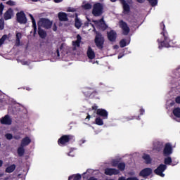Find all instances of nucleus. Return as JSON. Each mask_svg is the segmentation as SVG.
Returning <instances> with one entry per match:
<instances>
[{
  "mask_svg": "<svg viewBox=\"0 0 180 180\" xmlns=\"http://www.w3.org/2000/svg\"><path fill=\"white\" fill-rule=\"evenodd\" d=\"M81 40H82V37H81V35L77 34V40L72 42L73 46H76V47H79V46H81Z\"/></svg>",
  "mask_w": 180,
  "mask_h": 180,
  "instance_id": "nucleus-25",
  "label": "nucleus"
},
{
  "mask_svg": "<svg viewBox=\"0 0 180 180\" xmlns=\"http://www.w3.org/2000/svg\"><path fill=\"white\" fill-rule=\"evenodd\" d=\"M96 115H98V116H101L103 119H108L109 112L103 108H98L96 111Z\"/></svg>",
  "mask_w": 180,
  "mask_h": 180,
  "instance_id": "nucleus-14",
  "label": "nucleus"
},
{
  "mask_svg": "<svg viewBox=\"0 0 180 180\" xmlns=\"http://www.w3.org/2000/svg\"><path fill=\"white\" fill-rule=\"evenodd\" d=\"M123 57H124V53H119L118 55V60H120V58H122Z\"/></svg>",
  "mask_w": 180,
  "mask_h": 180,
  "instance_id": "nucleus-48",
  "label": "nucleus"
},
{
  "mask_svg": "<svg viewBox=\"0 0 180 180\" xmlns=\"http://www.w3.org/2000/svg\"><path fill=\"white\" fill-rule=\"evenodd\" d=\"M86 119H88L89 120V119H91V115L88 114Z\"/></svg>",
  "mask_w": 180,
  "mask_h": 180,
  "instance_id": "nucleus-59",
  "label": "nucleus"
},
{
  "mask_svg": "<svg viewBox=\"0 0 180 180\" xmlns=\"http://www.w3.org/2000/svg\"><path fill=\"white\" fill-rule=\"evenodd\" d=\"M120 46L121 49H123V47H126V46H127V43L126 42V39H122L120 40Z\"/></svg>",
  "mask_w": 180,
  "mask_h": 180,
  "instance_id": "nucleus-34",
  "label": "nucleus"
},
{
  "mask_svg": "<svg viewBox=\"0 0 180 180\" xmlns=\"http://www.w3.org/2000/svg\"><path fill=\"white\" fill-rule=\"evenodd\" d=\"M58 18L60 22H67L68 20V15L64 12L58 13Z\"/></svg>",
  "mask_w": 180,
  "mask_h": 180,
  "instance_id": "nucleus-18",
  "label": "nucleus"
},
{
  "mask_svg": "<svg viewBox=\"0 0 180 180\" xmlns=\"http://www.w3.org/2000/svg\"><path fill=\"white\" fill-rule=\"evenodd\" d=\"M12 16H13V9L9 8L4 14V20H9V19H12Z\"/></svg>",
  "mask_w": 180,
  "mask_h": 180,
  "instance_id": "nucleus-17",
  "label": "nucleus"
},
{
  "mask_svg": "<svg viewBox=\"0 0 180 180\" xmlns=\"http://www.w3.org/2000/svg\"><path fill=\"white\" fill-rule=\"evenodd\" d=\"M160 29H162V32H161L162 36L164 38V40L160 41L158 39L157 41L159 43V49H162V47H172L171 45V39L169 38V35L168 34V32L165 30V24H164L163 21L160 24Z\"/></svg>",
  "mask_w": 180,
  "mask_h": 180,
  "instance_id": "nucleus-1",
  "label": "nucleus"
},
{
  "mask_svg": "<svg viewBox=\"0 0 180 180\" xmlns=\"http://www.w3.org/2000/svg\"><path fill=\"white\" fill-rule=\"evenodd\" d=\"M84 27H88V26H89V22H84Z\"/></svg>",
  "mask_w": 180,
  "mask_h": 180,
  "instance_id": "nucleus-52",
  "label": "nucleus"
},
{
  "mask_svg": "<svg viewBox=\"0 0 180 180\" xmlns=\"http://www.w3.org/2000/svg\"><path fill=\"white\" fill-rule=\"evenodd\" d=\"M88 180H98V179H96V178H95L94 176H91Z\"/></svg>",
  "mask_w": 180,
  "mask_h": 180,
  "instance_id": "nucleus-56",
  "label": "nucleus"
},
{
  "mask_svg": "<svg viewBox=\"0 0 180 180\" xmlns=\"http://www.w3.org/2000/svg\"><path fill=\"white\" fill-rule=\"evenodd\" d=\"M119 171H124L126 169V163L124 162H120L117 166Z\"/></svg>",
  "mask_w": 180,
  "mask_h": 180,
  "instance_id": "nucleus-32",
  "label": "nucleus"
},
{
  "mask_svg": "<svg viewBox=\"0 0 180 180\" xmlns=\"http://www.w3.org/2000/svg\"><path fill=\"white\" fill-rule=\"evenodd\" d=\"M94 43L98 50H103V45L105 44V37L103 35L100 33L96 34Z\"/></svg>",
  "mask_w": 180,
  "mask_h": 180,
  "instance_id": "nucleus-5",
  "label": "nucleus"
},
{
  "mask_svg": "<svg viewBox=\"0 0 180 180\" xmlns=\"http://www.w3.org/2000/svg\"><path fill=\"white\" fill-rule=\"evenodd\" d=\"M120 161L119 160H112L111 162L112 167H118Z\"/></svg>",
  "mask_w": 180,
  "mask_h": 180,
  "instance_id": "nucleus-36",
  "label": "nucleus"
},
{
  "mask_svg": "<svg viewBox=\"0 0 180 180\" xmlns=\"http://www.w3.org/2000/svg\"><path fill=\"white\" fill-rule=\"evenodd\" d=\"M4 8H5V6L4 5V4L1 3L0 4V16H2V15L4 14Z\"/></svg>",
  "mask_w": 180,
  "mask_h": 180,
  "instance_id": "nucleus-40",
  "label": "nucleus"
},
{
  "mask_svg": "<svg viewBox=\"0 0 180 180\" xmlns=\"http://www.w3.org/2000/svg\"><path fill=\"white\" fill-rule=\"evenodd\" d=\"M84 94L85 95V96H91V93L89 92V91H84Z\"/></svg>",
  "mask_w": 180,
  "mask_h": 180,
  "instance_id": "nucleus-47",
  "label": "nucleus"
},
{
  "mask_svg": "<svg viewBox=\"0 0 180 180\" xmlns=\"http://www.w3.org/2000/svg\"><path fill=\"white\" fill-rule=\"evenodd\" d=\"M91 13L95 17L102 16L103 15V5L101 3L94 4Z\"/></svg>",
  "mask_w": 180,
  "mask_h": 180,
  "instance_id": "nucleus-4",
  "label": "nucleus"
},
{
  "mask_svg": "<svg viewBox=\"0 0 180 180\" xmlns=\"http://www.w3.org/2000/svg\"><path fill=\"white\" fill-rule=\"evenodd\" d=\"M53 32H56L57 30V27L53 29Z\"/></svg>",
  "mask_w": 180,
  "mask_h": 180,
  "instance_id": "nucleus-62",
  "label": "nucleus"
},
{
  "mask_svg": "<svg viewBox=\"0 0 180 180\" xmlns=\"http://www.w3.org/2000/svg\"><path fill=\"white\" fill-rule=\"evenodd\" d=\"M17 22L20 23V25H26L27 23V18H26V14L25 12L20 11L16 14Z\"/></svg>",
  "mask_w": 180,
  "mask_h": 180,
  "instance_id": "nucleus-8",
  "label": "nucleus"
},
{
  "mask_svg": "<svg viewBox=\"0 0 180 180\" xmlns=\"http://www.w3.org/2000/svg\"><path fill=\"white\" fill-rule=\"evenodd\" d=\"M127 180H139L137 177H128Z\"/></svg>",
  "mask_w": 180,
  "mask_h": 180,
  "instance_id": "nucleus-49",
  "label": "nucleus"
},
{
  "mask_svg": "<svg viewBox=\"0 0 180 180\" xmlns=\"http://www.w3.org/2000/svg\"><path fill=\"white\" fill-rule=\"evenodd\" d=\"M5 29V21H4V19H0V30H4Z\"/></svg>",
  "mask_w": 180,
  "mask_h": 180,
  "instance_id": "nucleus-39",
  "label": "nucleus"
},
{
  "mask_svg": "<svg viewBox=\"0 0 180 180\" xmlns=\"http://www.w3.org/2000/svg\"><path fill=\"white\" fill-rule=\"evenodd\" d=\"M118 180H127V179H126V177L121 176V177H119Z\"/></svg>",
  "mask_w": 180,
  "mask_h": 180,
  "instance_id": "nucleus-53",
  "label": "nucleus"
},
{
  "mask_svg": "<svg viewBox=\"0 0 180 180\" xmlns=\"http://www.w3.org/2000/svg\"><path fill=\"white\" fill-rule=\"evenodd\" d=\"M101 29L103 30H106V29H108V25H106L105 22L101 24Z\"/></svg>",
  "mask_w": 180,
  "mask_h": 180,
  "instance_id": "nucleus-43",
  "label": "nucleus"
},
{
  "mask_svg": "<svg viewBox=\"0 0 180 180\" xmlns=\"http://www.w3.org/2000/svg\"><path fill=\"white\" fill-rule=\"evenodd\" d=\"M75 26L77 29H79L82 26V22L78 18V17L75 18Z\"/></svg>",
  "mask_w": 180,
  "mask_h": 180,
  "instance_id": "nucleus-29",
  "label": "nucleus"
},
{
  "mask_svg": "<svg viewBox=\"0 0 180 180\" xmlns=\"http://www.w3.org/2000/svg\"><path fill=\"white\" fill-rule=\"evenodd\" d=\"M175 165V164H174V165Z\"/></svg>",
  "mask_w": 180,
  "mask_h": 180,
  "instance_id": "nucleus-64",
  "label": "nucleus"
},
{
  "mask_svg": "<svg viewBox=\"0 0 180 180\" xmlns=\"http://www.w3.org/2000/svg\"><path fill=\"white\" fill-rule=\"evenodd\" d=\"M38 34L41 39H46L47 37V32L40 27H38Z\"/></svg>",
  "mask_w": 180,
  "mask_h": 180,
  "instance_id": "nucleus-22",
  "label": "nucleus"
},
{
  "mask_svg": "<svg viewBox=\"0 0 180 180\" xmlns=\"http://www.w3.org/2000/svg\"><path fill=\"white\" fill-rule=\"evenodd\" d=\"M32 2H39L40 0H31Z\"/></svg>",
  "mask_w": 180,
  "mask_h": 180,
  "instance_id": "nucleus-60",
  "label": "nucleus"
},
{
  "mask_svg": "<svg viewBox=\"0 0 180 180\" xmlns=\"http://www.w3.org/2000/svg\"><path fill=\"white\" fill-rule=\"evenodd\" d=\"M6 5H9V6H14L15 5V1L12 0H9L6 2Z\"/></svg>",
  "mask_w": 180,
  "mask_h": 180,
  "instance_id": "nucleus-42",
  "label": "nucleus"
},
{
  "mask_svg": "<svg viewBox=\"0 0 180 180\" xmlns=\"http://www.w3.org/2000/svg\"><path fill=\"white\" fill-rule=\"evenodd\" d=\"M15 169H16V165L13 164L6 168L5 172H6L7 174H12V172H13Z\"/></svg>",
  "mask_w": 180,
  "mask_h": 180,
  "instance_id": "nucleus-23",
  "label": "nucleus"
},
{
  "mask_svg": "<svg viewBox=\"0 0 180 180\" xmlns=\"http://www.w3.org/2000/svg\"><path fill=\"white\" fill-rule=\"evenodd\" d=\"M85 139H81L80 141H79V143H80V144H84V143H85Z\"/></svg>",
  "mask_w": 180,
  "mask_h": 180,
  "instance_id": "nucleus-55",
  "label": "nucleus"
},
{
  "mask_svg": "<svg viewBox=\"0 0 180 180\" xmlns=\"http://www.w3.org/2000/svg\"><path fill=\"white\" fill-rule=\"evenodd\" d=\"M75 141V136L74 135L68 134V135H63L58 140V144L60 147H64L68 143H74Z\"/></svg>",
  "mask_w": 180,
  "mask_h": 180,
  "instance_id": "nucleus-2",
  "label": "nucleus"
},
{
  "mask_svg": "<svg viewBox=\"0 0 180 180\" xmlns=\"http://www.w3.org/2000/svg\"><path fill=\"white\" fill-rule=\"evenodd\" d=\"M14 139H15V140H19V137H18V136H15Z\"/></svg>",
  "mask_w": 180,
  "mask_h": 180,
  "instance_id": "nucleus-61",
  "label": "nucleus"
},
{
  "mask_svg": "<svg viewBox=\"0 0 180 180\" xmlns=\"http://www.w3.org/2000/svg\"><path fill=\"white\" fill-rule=\"evenodd\" d=\"M136 1H138L139 4H144V2L146 1V0H136Z\"/></svg>",
  "mask_w": 180,
  "mask_h": 180,
  "instance_id": "nucleus-51",
  "label": "nucleus"
},
{
  "mask_svg": "<svg viewBox=\"0 0 180 180\" xmlns=\"http://www.w3.org/2000/svg\"><path fill=\"white\" fill-rule=\"evenodd\" d=\"M107 37L109 41L115 43V41H116V39H117V33L116 31L111 30L110 32H107Z\"/></svg>",
  "mask_w": 180,
  "mask_h": 180,
  "instance_id": "nucleus-11",
  "label": "nucleus"
},
{
  "mask_svg": "<svg viewBox=\"0 0 180 180\" xmlns=\"http://www.w3.org/2000/svg\"><path fill=\"white\" fill-rule=\"evenodd\" d=\"M96 124L98 126H103V120H102L101 117H97L95 120Z\"/></svg>",
  "mask_w": 180,
  "mask_h": 180,
  "instance_id": "nucleus-33",
  "label": "nucleus"
},
{
  "mask_svg": "<svg viewBox=\"0 0 180 180\" xmlns=\"http://www.w3.org/2000/svg\"><path fill=\"white\" fill-rule=\"evenodd\" d=\"M2 165H4V161L0 160V168L2 167Z\"/></svg>",
  "mask_w": 180,
  "mask_h": 180,
  "instance_id": "nucleus-58",
  "label": "nucleus"
},
{
  "mask_svg": "<svg viewBox=\"0 0 180 180\" xmlns=\"http://www.w3.org/2000/svg\"><path fill=\"white\" fill-rule=\"evenodd\" d=\"M153 174V169L150 167H146L143 169L140 172H139V176H143V178H146L147 176H150Z\"/></svg>",
  "mask_w": 180,
  "mask_h": 180,
  "instance_id": "nucleus-13",
  "label": "nucleus"
},
{
  "mask_svg": "<svg viewBox=\"0 0 180 180\" xmlns=\"http://www.w3.org/2000/svg\"><path fill=\"white\" fill-rule=\"evenodd\" d=\"M32 143V139L29 136H25L21 141V144L22 147H26V146H29Z\"/></svg>",
  "mask_w": 180,
  "mask_h": 180,
  "instance_id": "nucleus-20",
  "label": "nucleus"
},
{
  "mask_svg": "<svg viewBox=\"0 0 180 180\" xmlns=\"http://www.w3.org/2000/svg\"><path fill=\"white\" fill-rule=\"evenodd\" d=\"M92 110H98V107L96 106V104H94L92 107H91Z\"/></svg>",
  "mask_w": 180,
  "mask_h": 180,
  "instance_id": "nucleus-50",
  "label": "nucleus"
},
{
  "mask_svg": "<svg viewBox=\"0 0 180 180\" xmlns=\"http://www.w3.org/2000/svg\"><path fill=\"white\" fill-rule=\"evenodd\" d=\"M172 113L174 116H175V117H178L179 119H180V108L179 107L174 108Z\"/></svg>",
  "mask_w": 180,
  "mask_h": 180,
  "instance_id": "nucleus-28",
  "label": "nucleus"
},
{
  "mask_svg": "<svg viewBox=\"0 0 180 180\" xmlns=\"http://www.w3.org/2000/svg\"><path fill=\"white\" fill-rule=\"evenodd\" d=\"M86 54L89 60H94V58H95V51H93L92 48L89 46H88Z\"/></svg>",
  "mask_w": 180,
  "mask_h": 180,
  "instance_id": "nucleus-19",
  "label": "nucleus"
},
{
  "mask_svg": "<svg viewBox=\"0 0 180 180\" xmlns=\"http://www.w3.org/2000/svg\"><path fill=\"white\" fill-rule=\"evenodd\" d=\"M20 145V146L18 148L17 153L19 157H23L25 155V148Z\"/></svg>",
  "mask_w": 180,
  "mask_h": 180,
  "instance_id": "nucleus-27",
  "label": "nucleus"
},
{
  "mask_svg": "<svg viewBox=\"0 0 180 180\" xmlns=\"http://www.w3.org/2000/svg\"><path fill=\"white\" fill-rule=\"evenodd\" d=\"M38 27H44V29H51L53 26V22L49 20V18H40L37 22Z\"/></svg>",
  "mask_w": 180,
  "mask_h": 180,
  "instance_id": "nucleus-6",
  "label": "nucleus"
},
{
  "mask_svg": "<svg viewBox=\"0 0 180 180\" xmlns=\"http://www.w3.org/2000/svg\"><path fill=\"white\" fill-rule=\"evenodd\" d=\"M0 122L1 124H7L10 126V124H12V118H11V116H9V115H6L0 120Z\"/></svg>",
  "mask_w": 180,
  "mask_h": 180,
  "instance_id": "nucleus-16",
  "label": "nucleus"
},
{
  "mask_svg": "<svg viewBox=\"0 0 180 180\" xmlns=\"http://www.w3.org/2000/svg\"><path fill=\"white\" fill-rule=\"evenodd\" d=\"M105 23V20H103V18H102L101 19L98 20H96L94 21L95 23Z\"/></svg>",
  "mask_w": 180,
  "mask_h": 180,
  "instance_id": "nucleus-44",
  "label": "nucleus"
},
{
  "mask_svg": "<svg viewBox=\"0 0 180 180\" xmlns=\"http://www.w3.org/2000/svg\"><path fill=\"white\" fill-rule=\"evenodd\" d=\"M30 18L32 22V27L34 30V36H36L37 34V25L36 24V20L34 19V17H33V15L30 14Z\"/></svg>",
  "mask_w": 180,
  "mask_h": 180,
  "instance_id": "nucleus-21",
  "label": "nucleus"
},
{
  "mask_svg": "<svg viewBox=\"0 0 180 180\" xmlns=\"http://www.w3.org/2000/svg\"><path fill=\"white\" fill-rule=\"evenodd\" d=\"M167 158H165L164 160V164L165 165H171L172 164V158L171 157L167 156Z\"/></svg>",
  "mask_w": 180,
  "mask_h": 180,
  "instance_id": "nucleus-30",
  "label": "nucleus"
},
{
  "mask_svg": "<svg viewBox=\"0 0 180 180\" xmlns=\"http://www.w3.org/2000/svg\"><path fill=\"white\" fill-rule=\"evenodd\" d=\"M143 160H145L146 164H150L153 160L151 159V157H150V155L144 153L142 156Z\"/></svg>",
  "mask_w": 180,
  "mask_h": 180,
  "instance_id": "nucleus-26",
  "label": "nucleus"
},
{
  "mask_svg": "<svg viewBox=\"0 0 180 180\" xmlns=\"http://www.w3.org/2000/svg\"><path fill=\"white\" fill-rule=\"evenodd\" d=\"M172 152H173L172 145H171L170 143H167L165 145V148L163 149L164 157H169V155L172 154Z\"/></svg>",
  "mask_w": 180,
  "mask_h": 180,
  "instance_id": "nucleus-10",
  "label": "nucleus"
},
{
  "mask_svg": "<svg viewBox=\"0 0 180 180\" xmlns=\"http://www.w3.org/2000/svg\"><path fill=\"white\" fill-rule=\"evenodd\" d=\"M55 4H60V2H63V0H54Z\"/></svg>",
  "mask_w": 180,
  "mask_h": 180,
  "instance_id": "nucleus-54",
  "label": "nucleus"
},
{
  "mask_svg": "<svg viewBox=\"0 0 180 180\" xmlns=\"http://www.w3.org/2000/svg\"><path fill=\"white\" fill-rule=\"evenodd\" d=\"M104 174L105 175H109V176H112V175H119L120 171L115 168H106L105 169Z\"/></svg>",
  "mask_w": 180,
  "mask_h": 180,
  "instance_id": "nucleus-12",
  "label": "nucleus"
},
{
  "mask_svg": "<svg viewBox=\"0 0 180 180\" xmlns=\"http://www.w3.org/2000/svg\"><path fill=\"white\" fill-rule=\"evenodd\" d=\"M120 27L122 30L124 36H127L130 33V27L127 25V22L123 21V20L120 21Z\"/></svg>",
  "mask_w": 180,
  "mask_h": 180,
  "instance_id": "nucleus-9",
  "label": "nucleus"
},
{
  "mask_svg": "<svg viewBox=\"0 0 180 180\" xmlns=\"http://www.w3.org/2000/svg\"><path fill=\"white\" fill-rule=\"evenodd\" d=\"M164 148V142L156 141L153 143V149L155 150V151H161Z\"/></svg>",
  "mask_w": 180,
  "mask_h": 180,
  "instance_id": "nucleus-15",
  "label": "nucleus"
},
{
  "mask_svg": "<svg viewBox=\"0 0 180 180\" xmlns=\"http://www.w3.org/2000/svg\"><path fill=\"white\" fill-rule=\"evenodd\" d=\"M57 57H60V51L58 49L56 50Z\"/></svg>",
  "mask_w": 180,
  "mask_h": 180,
  "instance_id": "nucleus-57",
  "label": "nucleus"
},
{
  "mask_svg": "<svg viewBox=\"0 0 180 180\" xmlns=\"http://www.w3.org/2000/svg\"><path fill=\"white\" fill-rule=\"evenodd\" d=\"M145 112H146V110H145L143 108H141V109L139 110L140 115H141V116H143V115H144Z\"/></svg>",
  "mask_w": 180,
  "mask_h": 180,
  "instance_id": "nucleus-45",
  "label": "nucleus"
},
{
  "mask_svg": "<svg viewBox=\"0 0 180 180\" xmlns=\"http://www.w3.org/2000/svg\"><path fill=\"white\" fill-rule=\"evenodd\" d=\"M175 165V164H174V165Z\"/></svg>",
  "mask_w": 180,
  "mask_h": 180,
  "instance_id": "nucleus-63",
  "label": "nucleus"
},
{
  "mask_svg": "<svg viewBox=\"0 0 180 180\" xmlns=\"http://www.w3.org/2000/svg\"><path fill=\"white\" fill-rule=\"evenodd\" d=\"M149 4H150L151 6H157V4H158V0H147Z\"/></svg>",
  "mask_w": 180,
  "mask_h": 180,
  "instance_id": "nucleus-38",
  "label": "nucleus"
},
{
  "mask_svg": "<svg viewBox=\"0 0 180 180\" xmlns=\"http://www.w3.org/2000/svg\"><path fill=\"white\" fill-rule=\"evenodd\" d=\"M110 2H116L117 0H110ZM122 5V13L124 15H129L130 13V5H133V0H119Z\"/></svg>",
  "mask_w": 180,
  "mask_h": 180,
  "instance_id": "nucleus-3",
  "label": "nucleus"
},
{
  "mask_svg": "<svg viewBox=\"0 0 180 180\" xmlns=\"http://www.w3.org/2000/svg\"><path fill=\"white\" fill-rule=\"evenodd\" d=\"M15 37V46L17 47H19V46H20V39H22V33L17 32Z\"/></svg>",
  "mask_w": 180,
  "mask_h": 180,
  "instance_id": "nucleus-24",
  "label": "nucleus"
},
{
  "mask_svg": "<svg viewBox=\"0 0 180 180\" xmlns=\"http://www.w3.org/2000/svg\"><path fill=\"white\" fill-rule=\"evenodd\" d=\"M175 102L176 103L180 104V96H178L177 97H176Z\"/></svg>",
  "mask_w": 180,
  "mask_h": 180,
  "instance_id": "nucleus-46",
  "label": "nucleus"
},
{
  "mask_svg": "<svg viewBox=\"0 0 180 180\" xmlns=\"http://www.w3.org/2000/svg\"><path fill=\"white\" fill-rule=\"evenodd\" d=\"M8 39V35L4 34L1 37V38L0 39V47L1 46H2V44H4L5 43V40H6Z\"/></svg>",
  "mask_w": 180,
  "mask_h": 180,
  "instance_id": "nucleus-35",
  "label": "nucleus"
},
{
  "mask_svg": "<svg viewBox=\"0 0 180 180\" xmlns=\"http://www.w3.org/2000/svg\"><path fill=\"white\" fill-rule=\"evenodd\" d=\"M5 137L7 140H12L13 139V135H12V134H6Z\"/></svg>",
  "mask_w": 180,
  "mask_h": 180,
  "instance_id": "nucleus-41",
  "label": "nucleus"
},
{
  "mask_svg": "<svg viewBox=\"0 0 180 180\" xmlns=\"http://www.w3.org/2000/svg\"><path fill=\"white\" fill-rule=\"evenodd\" d=\"M167 167L166 165L160 164L155 170L154 174L155 175H158L159 176H161L162 178H164L165 176V174L164 172L167 169Z\"/></svg>",
  "mask_w": 180,
  "mask_h": 180,
  "instance_id": "nucleus-7",
  "label": "nucleus"
},
{
  "mask_svg": "<svg viewBox=\"0 0 180 180\" xmlns=\"http://www.w3.org/2000/svg\"><path fill=\"white\" fill-rule=\"evenodd\" d=\"M81 178H82L81 174H77L75 176H70L69 178H68V180H71V179H73V180H80Z\"/></svg>",
  "mask_w": 180,
  "mask_h": 180,
  "instance_id": "nucleus-31",
  "label": "nucleus"
},
{
  "mask_svg": "<svg viewBox=\"0 0 180 180\" xmlns=\"http://www.w3.org/2000/svg\"><path fill=\"white\" fill-rule=\"evenodd\" d=\"M82 8H84L86 11H88L92 8V5H91V4L89 3H86L82 6Z\"/></svg>",
  "mask_w": 180,
  "mask_h": 180,
  "instance_id": "nucleus-37",
  "label": "nucleus"
}]
</instances>
